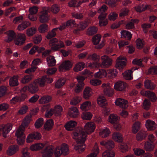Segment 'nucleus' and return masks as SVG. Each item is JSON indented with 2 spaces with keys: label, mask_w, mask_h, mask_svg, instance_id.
Instances as JSON below:
<instances>
[{
  "label": "nucleus",
  "mask_w": 157,
  "mask_h": 157,
  "mask_svg": "<svg viewBox=\"0 0 157 157\" xmlns=\"http://www.w3.org/2000/svg\"><path fill=\"white\" fill-rule=\"evenodd\" d=\"M72 134L75 137H78L76 141L78 145L75 146V149L76 150H78L79 153L82 152L84 151L85 148L84 143L86 140V134L83 131L81 130L79 133L74 132L72 133Z\"/></svg>",
  "instance_id": "obj_1"
},
{
  "label": "nucleus",
  "mask_w": 157,
  "mask_h": 157,
  "mask_svg": "<svg viewBox=\"0 0 157 157\" xmlns=\"http://www.w3.org/2000/svg\"><path fill=\"white\" fill-rule=\"evenodd\" d=\"M53 81V79L50 78L48 75H45L36 79L34 81V82L37 85L38 84L40 87H43L45 85L46 82L51 83Z\"/></svg>",
  "instance_id": "obj_2"
},
{
  "label": "nucleus",
  "mask_w": 157,
  "mask_h": 157,
  "mask_svg": "<svg viewBox=\"0 0 157 157\" xmlns=\"http://www.w3.org/2000/svg\"><path fill=\"white\" fill-rule=\"evenodd\" d=\"M95 128V126L94 123L92 122L86 123L84 127V130L81 129L78 133H79L81 130L83 131L86 134H90L94 132Z\"/></svg>",
  "instance_id": "obj_3"
},
{
  "label": "nucleus",
  "mask_w": 157,
  "mask_h": 157,
  "mask_svg": "<svg viewBox=\"0 0 157 157\" xmlns=\"http://www.w3.org/2000/svg\"><path fill=\"white\" fill-rule=\"evenodd\" d=\"M73 65V63L67 60L63 61L59 67V70L60 72L66 71L70 70Z\"/></svg>",
  "instance_id": "obj_4"
},
{
  "label": "nucleus",
  "mask_w": 157,
  "mask_h": 157,
  "mask_svg": "<svg viewBox=\"0 0 157 157\" xmlns=\"http://www.w3.org/2000/svg\"><path fill=\"white\" fill-rule=\"evenodd\" d=\"M109 83H103L101 87L103 89V92L105 95L109 97L111 96L113 94V90L109 86Z\"/></svg>",
  "instance_id": "obj_5"
},
{
  "label": "nucleus",
  "mask_w": 157,
  "mask_h": 157,
  "mask_svg": "<svg viewBox=\"0 0 157 157\" xmlns=\"http://www.w3.org/2000/svg\"><path fill=\"white\" fill-rule=\"evenodd\" d=\"M26 39V36L25 34L19 33L14 40V43L17 45H21L25 43Z\"/></svg>",
  "instance_id": "obj_6"
},
{
  "label": "nucleus",
  "mask_w": 157,
  "mask_h": 157,
  "mask_svg": "<svg viewBox=\"0 0 157 157\" xmlns=\"http://www.w3.org/2000/svg\"><path fill=\"white\" fill-rule=\"evenodd\" d=\"M15 135L17 137V140L18 144L22 145L25 142V137L24 132L17 130Z\"/></svg>",
  "instance_id": "obj_7"
},
{
  "label": "nucleus",
  "mask_w": 157,
  "mask_h": 157,
  "mask_svg": "<svg viewBox=\"0 0 157 157\" xmlns=\"http://www.w3.org/2000/svg\"><path fill=\"white\" fill-rule=\"evenodd\" d=\"M41 134L37 132L31 133L29 135L26 139V142L28 143H30L33 141L34 140H38L41 138Z\"/></svg>",
  "instance_id": "obj_8"
},
{
  "label": "nucleus",
  "mask_w": 157,
  "mask_h": 157,
  "mask_svg": "<svg viewBox=\"0 0 157 157\" xmlns=\"http://www.w3.org/2000/svg\"><path fill=\"white\" fill-rule=\"evenodd\" d=\"M54 152V147L52 146L46 147L42 152L43 157H51Z\"/></svg>",
  "instance_id": "obj_9"
},
{
  "label": "nucleus",
  "mask_w": 157,
  "mask_h": 157,
  "mask_svg": "<svg viewBox=\"0 0 157 157\" xmlns=\"http://www.w3.org/2000/svg\"><path fill=\"white\" fill-rule=\"evenodd\" d=\"M140 94L142 95L147 97L152 102H154L156 100V95L153 92L149 90L147 91L142 90L140 92Z\"/></svg>",
  "instance_id": "obj_10"
},
{
  "label": "nucleus",
  "mask_w": 157,
  "mask_h": 157,
  "mask_svg": "<svg viewBox=\"0 0 157 157\" xmlns=\"http://www.w3.org/2000/svg\"><path fill=\"white\" fill-rule=\"evenodd\" d=\"M39 19L40 22L46 23L49 20V16L48 14V11L47 10H43L40 13Z\"/></svg>",
  "instance_id": "obj_11"
},
{
  "label": "nucleus",
  "mask_w": 157,
  "mask_h": 157,
  "mask_svg": "<svg viewBox=\"0 0 157 157\" xmlns=\"http://www.w3.org/2000/svg\"><path fill=\"white\" fill-rule=\"evenodd\" d=\"M101 59L103 60L102 62V65L104 67L108 68L111 65L112 60L108 56L104 55L101 56Z\"/></svg>",
  "instance_id": "obj_12"
},
{
  "label": "nucleus",
  "mask_w": 157,
  "mask_h": 157,
  "mask_svg": "<svg viewBox=\"0 0 157 157\" xmlns=\"http://www.w3.org/2000/svg\"><path fill=\"white\" fill-rule=\"evenodd\" d=\"M127 86V84L121 81H118L115 83L114 88L115 90L118 91H124Z\"/></svg>",
  "instance_id": "obj_13"
},
{
  "label": "nucleus",
  "mask_w": 157,
  "mask_h": 157,
  "mask_svg": "<svg viewBox=\"0 0 157 157\" xmlns=\"http://www.w3.org/2000/svg\"><path fill=\"white\" fill-rule=\"evenodd\" d=\"M93 94V92L91 88L86 86L83 92V97L86 100H88Z\"/></svg>",
  "instance_id": "obj_14"
},
{
  "label": "nucleus",
  "mask_w": 157,
  "mask_h": 157,
  "mask_svg": "<svg viewBox=\"0 0 157 157\" xmlns=\"http://www.w3.org/2000/svg\"><path fill=\"white\" fill-rule=\"evenodd\" d=\"M100 144L109 150H111L114 147V143L112 140L102 141L100 142Z\"/></svg>",
  "instance_id": "obj_15"
},
{
  "label": "nucleus",
  "mask_w": 157,
  "mask_h": 157,
  "mask_svg": "<svg viewBox=\"0 0 157 157\" xmlns=\"http://www.w3.org/2000/svg\"><path fill=\"white\" fill-rule=\"evenodd\" d=\"M151 6L150 5L140 4L135 7V9L137 12L141 13L145 11L146 10H149Z\"/></svg>",
  "instance_id": "obj_16"
},
{
  "label": "nucleus",
  "mask_w": 157,
  "mask_h": 157,
  "mask_svg": "<svg viewBox=\"0 0 157 157\" xmlns=\"http://www.w3.org/2000/svg\"><path fill=\"white\" fill-rule=\"evenodd\" d=\"M116 105L123 109H125L128 106V101L123 99H117L115 102Z\"/></svg>",
  "instance_id": "obj_17"
},
{
  "label": "nucleus",
  "mask_w": 157,
  "mask_h": 157,
  "mask_svg": "<svg viewBox=\"0 0 157 157\" xmlns=\"http://www.w3.org/2000/svg\"><path fill=\"white\" fill-rule=\"evenodd\" d=\"M3 128H2V135L4 137H7V135L12 129V125L11 124H8L6 125H2Z\"/></svg>",
  "instance_id": "obj_18"
},
{
  "label": "nucleus",
  "mask_w": 157,
  "mask_h": 157,
  "mask_svg": "<svg viewBox=\"0 0 157 157\" xmlns=\"http://www.w3.org/2000/svg\"><path fill=\"white\" fill-rule=\"evenodd\" d=\"M19 150V147L16 145H12L10 146L7 150V154L11 156L16 153Z\"/></svg>",
  "instance_id": "obj_19"
},
{
  "label": "nucleus",
  "mask_w": 157,
  "mask_h": 157,
  "mask_svg": "<svg viewBox=\"0 0 157 157\" xmlns=\"http://www.w3.org/2000/svg\"><path fill=\"white\" fill-rule=\"evenodd\" d=\"M68 114L71 117L76 118L78 116L79 112L78 109L76 107H71L69 108Z\"/></svg>",
  "instance_id": "obj_20"
},
{
  "label": "nucleus",
  "mask_w": 157,
  "mask_h": 157,
  "mask_svg": "<svg viewBox=\"0 0 157 157\" xmlns=\"http://www.w3.org/2000/svg\"><path fill=\"white\" fill-rule=\"evenodd\" d=\"M76 26L77 25L75 21L71 19L67 21L66 25H64L63 26L60 27L59 28V29L60 30H62L64 29L66 27L72 28L76 27Z\"/></svg>",
  "instance_id": "obj_21"
},
{
  "label": "nucleus",
  "mask_w": 157,
  "mask_h": 157,
  "mask_svg": "<svg viewBox=\"0 0 157 157\" xmlns=\"http://www.w3.org/2000/svg\"><path fill=\"white\" fill-rule=\"evenodd\" d=\"M155 147L154 144L150 143L149 141H147L145 142L144 145V149L148 151H153Z\"/></svg>",
  "instance_id": "obj_22"
},
{
  "label": "nucleus",
  "mask_w": 157,
  "mask_h": 157,
  "mask_svg": "<svg viewBox=\"0 0 157 157\" xmlns=\"http://www.w3.org/2000/svg\"><path fill=\"white\" fill-rule=\"evenodd\" d=\"M39 90L38 85L34 81L29 86V91L32 94L36 93Z\"/></svg>",
  "instance_id": "obj_23"
},
{
  "label": "nucleus",
  "mask_w": 157,
  "mask_h": 157,
  "mask_svg": "<svg viewBox=\"0 0 157 157\" xmlns=\"http://www.w3.org/2000/svg\"><path fill=\"white\" fill-rule=\"evenodd\" d=\"M145 125L148 130H154L155 129L156 124L154 121L148 120L146 121Z\"/></svg>",
  "instance_id": "obj_24"
},
{
  "label": "nucleus",
  "mask_w": 157,
  "mask_h": 157,
  "mask_svg": "<svg viewBox=\"0 0 157 157\" xmlns=\"http://www.w3.org/2000/svg\"><path fill=\"white\" fill-rule=\"evenodd\" d=\"M97 102L98 104L101 107L104 108L105 111L106 110L105 106L107 105L106 100L103 97H99L97 99Z\"/></svg>",
  "instance_id": "obj_25"
},
{
  "label": "nucleus",
  "mask_w": 157,
  "mask_h": 157,
  "mask_svg": "<svg viewBox=\"0 0 157 157\" xmlns=\"http://www.w3.org/2000/svg\"><path fill=\"white\" fill-rule=\"evenodd\" d=\"M123 59L119 57L116 60V67L120 70H122L126 65V62L124 61H122Z\"/></svg>",
  "instance_id": "obj_26"
},
{
  "label": "nucleus",
  "mask_w": 157,
  "mask_h": 157,
  "mask_svg": "<svg viewBox=\"0 0 157 157\" xmlns=\"http://www.w3.org/2000/svg\"><path fill=\"white\" fill-rule=\"evenodd\" d=\"M139 21V20L137 19H131L130 21L127 23L125 26L126 29H129L135 28L134 24H137Z\"/></svg>",
  "instance_id": "obj_27"
},
{
  "label": "nucleus",
  "mask_w": 157,
  "mask_h": 157,
  "mask_svg": "<svg viewBox=\"0 0 157 157\" xmlns=\"http://www.w3.org/2000/svg\"><path fill=\"white\" fill-rule=\"evenodd\" d=\"M98 29V28L97 27H90L88 28L86 34L89 36H92L97 33Z\"/></svg>",
  "instance_id": "obj_28"
},
{
  "label": "nucleus",
  "mask_w": 157,
  "mask_h": 157,
  "mask_svg": "<svg viewBox=\"0 0 157 157\" xmlns=\"http://www.w3.org/2000/svg\"><path fill=\"white\" fill-rule=\"evenodd\" d=\"M30 25L31 23L29 21H25L18 25L17 29L19 31H22L30 26Z\"/></svg>",
  "instance_id": "obj_29"
},
{
  "label": "nucleus",
  "mask_w": 157,
  "mask_h": 157,
  "mask_svg": "<svg viewBox=\"0 0 157 157\" xmlns=\"http://www.w3.org/2000/svg\"><path fill=\"white\" fill-rule=\"evenodd\" d=\"M44 146V144L42 143H36L32 145L30 147L32 151H36L42 149Z\"/></svg>",
  "instance_id": "obj_30"
},
{
  "label": "nucleus",
  "mask_w": 157,
  "mask_h": 157,
  "mask_svg": "<svg viewBox=\"0 0 157 157\" xmlns=\"http://www.w3.org/2000/svg\"><path fill=\"white\" fill-rule=\"evenodd\" d=\"M145 87L147 89L153 90L155 89L156 85L150 80H146L144 82Z\"/></svg>",
  "instance_id": "obj_31"
},
{
  "label": "nucleus",
  "mask_w": 157,
  "mask_h": 157,
  "mask_svg": "<svg viewBox=\"0 0 157 157\" xmlns=\"http://www.w3.org/2000/svg\"><path fill=\"white\" fill-rule=\"evenodd\" d=\"M52 100V97L49 95H44L39 100L40 104H44L50 102Z\"/></svg>",
  "instance_id": "obj_32"
},
{
  "label": "nucleus",
  "mask_w": 157,
  "mask_h": 157,
  "mask_svg": "<svg viewBox=\"0 0 157 157\" xmlns=\"http://www.w3.org/2000/svg\"><path fill=\"white\" fill-rule=\"evenodd\" d=\"M77 124L76 122L74 121H70L65 125L66 129L68 131H71L73 128L75 127Z\"/></svg>",
  "instance_id": "obj_33"
},
{
  "label": "nucleus",
  "mask_w": 157,
  "mask_h": 157,
  "mask_svg": "<svg viewBox=\"0 0 157 157\" xmlns=\"http://www.w3.org/2000/svg\"><path fill=\"white\" fill-rule=\"evenodd\" d=\"M133 71L132 70H128L125 71L123 73V78L126 80H131L133 78L132 73Z\"/></svg>",
  "instance_id": "obj_34"
},
{
  "label": "nucleus",
  "mask_w": 157,
  "mask_h": 157,
  "mask_svg": "<svg viewBox=\"0 0 157 157\" xmlns=\"http://www.w3.org/2000/svg\"><path fill=\"white\" fill-rule=\"evenodd\" d=\"M46 59L48 66L53 67L56 65V60L54 56H50L47 57Z\"/></svg>",
  "instance_id": "obj_35"
},
{
  "label": "nucleus",
  "mask_w": 157,
  "mask_h": 157,
  "mask_svg": "<svg viewBox=\"0 0 157 157\" xmlns=\"http://www.w3.org/2000/svg\"><path fill=\"white\" fill-rule=\"evenodd\" d=\"M18 85L17 76L14 75L9 80V85L10 86H17Z\"/></svg>",
  "instance_id": "obj_36"
},
{
  "label": "nucleus",
  "mask_w": 157,
  "mask_h": 157,
  "mask_svg": "<svg viewBox=\"0 0 157 157\" xmlns=\"http://www.w3.org/2000/svg\"><path fill=\"white\" fill-rule=\"evenodd\" d=\"M147 136V134L146 132L140 131L136 135V139L138 141H142L146 138Z\"/></svg>",
  "instance_id": "obj_37"
},
{
  "label": "nucleus",
  "mask_w": 157,
  "mask_h": 157,
  "mask_svg": "<svg viewBox=\"0 0 157 157\" xmlns=\"http://www.w3.org/2000/svg\"><path fill=\"white\" fill-rule=\"evenodd\" d=\"M107 74L105 70L103 69L96 73L95 74L94 77L96 78H101L106 77Z\"/></svg>",
  "instance_id": "obj_38"
},
{
  "label": "nucleus",
  "mask_w": 157,
  "mask_h": 157,
  "mask_svg": "<svg viewBox=\"0 0 157 157\" xmlns=\"http://www.w3.org/2000/svg\"><path fill=\"white\" fill-rule=\"evenodd\" d=\"M33 74H30L24 76L21 80V82L23 84L26 83L30 81L33 78Z\"/></svg>",
  "instance_id": "obj_39"
},
{
  "label": "nucleus",
  "mask_w": 157,
  "mask_h": 157,
  "mask_svg": "<svg viewBox=\"0 0 157 157\" xmlns=\"http://www.w3.org/2000/svg\"><path fill=\"white\" fill-rule=\"evenodd\" d=\"M64 47V45L63 42L60 41L57 44H55L54 45L51 46V49L54 51H57L59 49L63 48Z\"/></svg>",
  "instance_id": "obj_40"
},
{
  "label": "nucleus",
  "mask_w": 157,
  "mask_h": 157,
  "mask_svg": "<svg viewBox=\"0 0 157 157\" xmlns=\"http://www.w3.org/2000/svg\"><path fill=\"white\" fill-rule=\"evenodd\" d=\"M85 65V64L82 62H80L75 65L73 68V70L75 72H78L82 70Z\"/></svg>",
  "instance_id": "obj_41"
},
{
  "label": "nucleus",
  "mask_w": 157,
  "mask_h": 157,
  "mask_svg": "<svg viewBox=\"0 0 157 157\" xmlns=\"http://www.w3.org/2000/svg\"><path fill=\"white\" fill-rule=\"evenodd\" d=\"M112 139L117 142H121L123 141L122 135L118 133H115L112 135Z\"/></svg>",
  "instance_id": "obj_42"
},
{
  "label": "nucleus",
  "mask_w": 157,
  "mask_h": 157,
  "mask_svg": "<svg viewBox=\"0 0 157 157\" xmlns=\"http://www.w3.org/2000/svg\"><path fill=\"white\" fill-rule=\"evenodd\" d=\"M93 151H94L90 155H88L86 157H96L99 153V149L97 144H95L94 146Z\"/></svg>",
  "instance_id": "obj_43"
},
{
  "label": "nucleus",
  "mask_w": 157,
  "mask_h": 157,
  "mask_svg": "<svg viewBox=\"0 0 157 157\" xmlns=\"http://www.w3.org/2000/svg\"><path fill=\"white\" fill-rule=\"evenodd\" d=\"M58 29V28H54L51 31L48 32L46 36V38L47 39H50L54 37L56 35V32L57 30Z\"/></svg>",
  "instance_id": "obj_44"
},
{
  "label": "nucleus",
  "mask_w": 157,
  "mask_h": 157,
  "mask_svg": "<svg viewBox=\"0 0 157 157\" xmlns=\"http://www.w3.org/2000/svg\"><path fill=\"white\" fill-rule=\"evenodd\" d=\"M53 125V121L52 120L50 119L48 120L45 124L44 127L45 130H49L51 129Z\"/></svg>",
  "instance_id": "obj_45"
},
{
  "label": "nucleus",
  "mask_w": 157,
  "mask_h": 157,
  "mask_svg": "<svg viewBox=\"0 0 157 157\" xmlns=\"http://www.w3.org/2000/svg\"><path fill=\"white\" fill-rule=\"evenodd\" d=\"M88 59L92 60L96 62L98 61L100 59V56L99 55L96 53H94L92 54L88 55Z\"/></svg>",
  "instance_id": "obj_46"
},
{
  "label": "nucleus",
  "mask_w": 157,
  "mask_h": 157,
  "mask_svg": "<svg viewBox=\"0 0 157 157\" xmlns=\"http://www.w3.org/2000/svg\"><path fill=\"white\" fill-rule=\"evenodd\" d=\"M101 36L99 34L93 36L92 41L94 45H97L101 40Z\"/></svg>",
  "instance_id": "obj_47"
},
{
  "label": "nucleus",
  "mask_w": 157,
  "mask_h": 157,
  "mask_svg": "<svg viewBox=\"0 0 157 157\" xmlns=\"http://www.w3.org/2000/svg\"><path fill=\"white\" fill-rule=\"evenodd\" d=\"M48 30V25L46 24H43L40 25L38 28V31L41 33H45Z\"/></svg>",
  "instance_id": "obj_48"
},
{
  "label": "nucleus",
  "mask_w": 157,
  "mask_h": 157,
  "mask_svg": "<svg viewBox=\"0 0 157 157\" xmlns=\"http://www.w3.org/2000/svg\"><path fill=\"white\" fill-rule=\"evenodd\" d=\"M65 80L63 78H60L59 79L56 83L55 87L56 88H59L63 86L65 83Z\"/></svg>",
  "instance_id": "obj_49"
},
{
  "label": "nucleus",
  "mask_w": 157,
  "mask_h": 157,
  "mask_svg": "<svg viewBox=\"0 0 157 157\" xmlns=\"http://www.w3.org/2000/svg\"><path fill=\"white\" fill-rule=\"evenodd\" d=\"M110 133V132L109 129L106 128L100 132L99 134L102 137L106 138L109 135Z\"/></svg>",
  "instance_id": "obj_50"
},
{
  "label": "nucleus",
  "mask_w": 157,
  "mask_h": 157,
  "mask_svg": "<svg viewBox=\"0 0 157 157\" xmlns=\"http://www.w3.org/2000/svg\"><path fill=\"white\" fill-rule=\"evenodd\" d=\"M61 152L64 155H66L69 153L68 146L65 144H63L60 148Z\"/></svg>",
  "instance_id": "obj_51"
},
{
  "label": "nucleus",
  "mask_w": 157,
  "mask_h": 157,
  "mask_svg": "<svg viewBox=\"0 0 157 157\" xmlns=\"http://www.w3.org/2000/svg\"><path fill=\"white\" fill-rule=\"evenodd\" d=\"M140 123L139 121L136 122L133 124L132 131L134 133H136L140 129Z\"/></svg>",
  "instance_id": "obj_52"
},
{
  "label": "nucleus",
  "mask_w": 157,
  "mask_h": 157,
  "mask_svg": "<svg viewBox=\"0 0 157 157\" xmlns=\"http://www.w3.org/2000/svg\"><path fill=\"white\" fill-rule=\"evenodd\" d=\"M62 111V108L59 105L56 106L54 109H52L53 113L56 116L60 115Z\"/></svg>",
  "instance_id": "obj_53"
},
{
  "label": "nucleus",
  "mask_w": 157,
  "mask_h": 157,
  "mask_svg": "<svg viewBox=\"0 0 157 157\" xmlns=\"http://www.w3.org/2000/svg\"><path fill=\"white\" fill-rule=\"evenodd\" d=\"M29 122L24 120L22 123L21 125L19 126L18 129L17 130L20 131L24 132L25 130V127H27Z\"/></svg>",
  "instance_id": "obj_54"
},
{
  "label": "nucleus",
  "mask_w": 157,
  "mask_h": 157,
  "mask_svg": "<svg viewBox=\"0 0 157 157\" xmlns=\"http://www.w3.org/2000/svg\"><path fill=\"white\" fill-rule=\"evenodd\" d=\"M92 117V114L89 112L83 113L81 115L82 119L84 120H90Z\"/></svg>",
  "instance_id": "obj_55"
},
{
  "label": "nucleus",
  "mask_w": 157,
  "mask_h": 157,
  "mask_svg": "<svg viewBox=\"0 0 157 157\" xmlns=\"http://www.w3.org/2000/svg\"><path fill=\"white\" fill-rule=\"evenodd\" d=\"M119 147L121 150V151L123 153L126 152L128 149V145L125 143H121L120 144Z\"/></svg>",
  "instance_id": "obj_56"
},
{
  "label": "nucleus",
  "mask_w": 157,
  "mask_h": 157,
  "mask_svg": "<svg viewBox=\"0 0 157 157\" xmlns=\"http://www.w3.org/2000/svg\"><path fill=\"white\" fill-rule=\"evenodd\" d=\"M43 119L42 118L38 119L35 124V127L37 128H40L43 124Z\"/></svg>",
  "instance_id": "obj_57"
},
{
  "label": "nucleus",
  "mask_w": 157,
  "mask_h": 157,
  "mask_svg": "<svg viewBox=\"0 0 157 157\" xmlns=\"http://www.w3.org/2000/svg\"><path fill=\"white\" fill-rule=\"evenodd\" d=\"M109 122L112 124H114L118 120V117L114 114H111L109 117Z\"/></svg>",
  "instance_id": "obj_58"
},
{
  "label": "nucleus",
  "mask_w": 157,
  "mask_h": 157,
  "mask_svg": "<svg viewBox=\"0 0 157 157\" xmlns=\"http://www.w3.org/2000/svg\"><path fill=\"white\" fill-rule=\"evenodd\" d=\"M136 43L137 48L138 49H142L145 44V42L139 39H137Z\"/></svg>",
  "instance_id": "obj_59"
},
{
  "label": "nucleus",
  "mask_w": 157,
  "mask_h": 157,
  "mask_svg": "<svg viewBox=\"0 0 157 157\" xmlns=\"http://www.w3.org/2000/svg\"><path fill=\"white\" fill-rule=\"evenodd\" d=\"M36 29L34 27H32L26 30L27 35L29 36L33 35L35 33Z\"/></svg>",
  "instance_id": "obj_60"
},
{
  "label": "nucleus",
  "mask_w": 157,
  "mask_h": 157,
  "mask_svg": "<svg viewBox=\"0 0 157 157\" xmlns=\"http://www.w3.org/2000/svg\"><path fill=\"white\" fill-rule=\"evenodd\" d=\"M117 73L116 69H114L111 70L108 73L109 77L111 78H114L117 76Z\"/></svg>",
  "instance_id": "obj_61"
},
{
  "label": "nucleus",
  "mask_w": 157,
  "mask_h": 157,
  "mask_svg": "<svg viewBox=\"0 0 157 157\" xmlns=\"http://www.w3.org/2000/svg\"><path fill=\"white\" fill-rule=\"evenodd\" d=\"M81 100V98L79 97H74L71 100L70 104L72 105H76L79 103Z\"/></svg>",
  "instance_id": "obj_62"
},
{
  "label": "nucleus",
  "mask_w": 157,
  "mask_h": 157,
  "mask_svg": "<svg viewBox=\"0 0 157 157\" xmlns=\"http://www.w3.org/2000/svg\"><path fill=\"white\" fill-rule=\"evenodd\" d=\"M28 107L26 105H24L21 107L18 111L19 114L23 115L28 110Z\"/></svg>",
  "instance_id": "obj_63"
},
{
  "label": "nucleus",
  "mask_w": 157,
  "mask_h": 157,
  "mask_svg": "<svg viewBox=\"0 0 157 157\" xmlns=\"http://www.w3.org/2000/svg\"><path fill=\"white\" fill-rule=\"evenodd\" d=\"M114 156L115 153L114 152H111L108 151L104 152L102 155V157H114Z\"/></svg>",
  "instance_id": "obj_64"
}]
</instances>
